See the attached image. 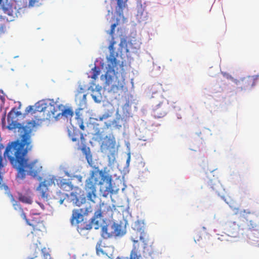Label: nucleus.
I'll return each instance as SVG.
<instances>
[{
    "label": "nucleus",
    "instance_id": "2f4dec72",
    "mask_svg": "<svg viewBox=\"0 0 259 259\" xmlns=\"http://www.w3.org/2000/svg\"><path fill=\"white\" fill-rule=\"evenodd\" d=\"M38 255H35L34 256L30 257L29 259H38Z\"/></svg>",
    "mask_w": 259,
    "mask_h": 259
},
{
    "label": "nucleus",
    "instance_id": "20e7f679",
    "mask_svg": "<svg viewBox=\"0 0 259 259\" xmlns=\"http://www.w3.org/2000/svg\"><path fill=\"white\" fill-rule=\"evenodd\" d=\"M162 84L156 83L150 88L152 93V115L155 118H161L166 114L169 109L168 100L161 94Z\"/></svg>",
    "mask_w": 259,
    "mask_h": 259
},
{
    "label": "nucleus",
    "instance_id": "7c9ffc66",
    "mask_svg": "<svg viewBox=\"0 0 259 259\" xmlns=\"http://www.w3.org/2000/svg\"><path fill=\"white\" fill-rule=\"evenodd\" d=\"M73 178H76L78 181V182H82V176H81L80 175H79V176H78V175L74 176Z\"/></svg>",
    "mask_w": 259,
    "mask_h": 259
},
{
    "label": "nucleus",
    "instance_id": "f257e3e1",
    "mask_svg": "<svg viewBox=\"0 0 259 259\" xmlns=\"http://www.w3.org/2000/svg\"><path fill=\"white\" fill-rule=\"evenodd\" d=\"M35 125L34 121L28 122L22 127L24 134L21 141L17 140L8 144L4 152L12 166L17 170V178L23 179L27 174L33 178L39 176L42 171V166L37 160L28 162L25 158L28 151L32 148L29 134Z\"/></svg>",
    "mask_w": 259,
    "mask_h": 259
},
{
    "label": "nucleus",
    "instance_id": "bb28decb",
    "mask_svg": "<svg viewBox=\"0 0 259 259\" xmlns=\"http://www.w3.org/2000/svg\"><path fill=\"white\" fill-rule=\"evenodd\" d=\"M111 116V113L107 112L103 114L102 116H99L98 118L99 120H103V119H107Z\"/></svg>",
    "mask_w": 259,
    "mask_h": 259
},
{
    "label": "nucleus",
    "instance_id": "39448f33",
    "mask_svg": "<svg viewBox=\"0 0 259 259\" xmlns=\"http://www.w3.org/2000/svg\"><path fill=\"white\" fill-rule=\"evenodd\" d=\"M9 196L14 209L18 211L20 213L21 217L25 220L27 224L32 227V234L36 236L37 238H39L46 231V228L39 214H34L32 216L31 219H27L20 203L15 200L12 194H10Z\"/></svg>",
    "mask_w": 259,
    "mask_h": 259
},
{
    "label": "nucleus",
    "instance_id": "cd10ccee",
    "mask_svg": "<svg viewBox=\"0 0 259 259\" xmlns=\"http://www.w3.org/2000/svg\"><path fill=\"white\" fill-rule=\"evenodd\" d=\"M101 243H97L96 248V252L97 254H99L100 253H101L102 254L104 253V250L101 248Z\"/></svg>",
    "mask_w": 259,
    "mask_h": 259
},
{
    "label": "nucleus",
    "instance_id": "412c9836",
    "mask_svg": "<svg viewBox=\"0 0 259 259\" xmlns=\"http://www.w3.org/2000/svg\"><path fill=\"white\" fill-rule=\"evenodd\" d=\"M33 247L35 249L34 255H37L38 252L41 250L42 253H43L44 257L45 259H47L48 257H49V259H52L51 257H50V254L48 252H45V250L46 249L45 247H44L42 249H41L40 247H39L38 246L37 243L34 244Z\"/></svg>",
    "mask_w": 259,
    "mask_h": 259
},
{
    "label": "nucleus",
    "instance_id": "9b49d317",
    "mask_svg": "<svg viewBox=\"0 0 259 259\" xmlns=\"http://www.w3.org/2000/svg\"><path fill=\"white\" fill-rule=\"evenodd\" d=\"M20 114L18 112H16L15 108H13L8 114L7 120L9 123L8 127L10 130L19 128H21L19 126L20 124L18 123L15 119H16L18 115Z\"/></svg>",
    "mask_w": 259,
    "mask_h": 259
},
{
    "label": "nucleus",
    "instance_id": "c85d7f7f",
    "mask_svg": "<svg viewBox=\"0 0 259 259\" xmlns=\"http://www.w3.org/2000/svg\"><path fill=\"white\" fill-rule=\"evenodd\" d=\"M3 20L0 19V34L4 33L6 31V27L3 23Z\"/></svg>",
    "mask_w": 259,
    "mask_h": 259
},
{
    "label": "nucleus",
    "instance_id": "ddd939ff",
    "mask_svg": "<svg viewBox=\"0 0 259 259\" xmlns=\"http://www.w3.org/2000/svg\"><path fill=\"white\" fill-rule=\"evenodd\" d=\"M86 96L85 90L82 87H79L75 95V100L80 108L85 106L87 103Z\"/></svg>",
    "mask_w": 259,
    "mask_h": 259
},
{
    "label": "nucleus",
    "instance_id": "423d86ee",
    "mask_svg": "<svg viewBox=\"0 0 259 259\" xmlns=\"http://www.w3.org/2000/svg\"><path fill=\"white\" fill-rule=\"evenodd\" d=\"M90 212H92L90 206L73 210L70 222L72 225L76 226L77 231L80 234H83L84 231L90 230L92 227H94L92 219L91 222H88L83 220V215L88 214Z\"/></svg>",
    "mask_w": 259,
    "mask_h": 259
},
{
    "label": "nucleus",
    "instance_id": "473e14b6",
    "mask_svg": "<svg viewBox=\"0 0 259 259\" xmlns=\"http://www.w3.org/2000/svg\"><path fill=\"white\" fill-rule=\"evenodd\" d=\"M63 201H64V199H60V200H59V202L60 204H62L63 203Z\"/></svg>",
    "mask_w": 259,
    "mask_h": 259
},
{
    "label": "nucleus",
    "instance_id": "4be33fe9",
    "mask_svg": "<svg viewBox=\"0 0 259 259\" xmlns=\"http://www.w3.org/2000/svg\"><path fill=\"white\" fill-rule=\"evenodd\" d=\"M259 76L255 75L251 77H248L244 79L245 83H248V85L253 87L255 85L256 81L258 79Z\"/></svg>",
    "mask_w": 259,
    "mask_h": 259
},
{
    "label": "nucleus",
    "instance_id": "2eb2a0df",
    "mask_svg": "<svg viewBox=\"0 0 259 259\" xmlns=\"http://www.w3.org/2000/svg\"><path fill=\"white\" fill-rule=\"evenodd\" d=\"M49 105H47L45 102L42 101H40L39 102H37L34 105V110L36 111V112H41L42 111H46L47 112V118L49 120H52V117L51 115V113L49 111Z\"/></svg>",
    "mask_w": 259,
    "mask_h": 259
},
{
    "label": "nucleus",
    "instance_id": "6e6552de",
    "mask_svg": "<svg viewBox=\"0 0 259 259\" xmlns=\"http://www.w3.org/2000/svg\"><path fill=\"white\" fill-rule=\"evenodd\" d=\"M125 234L121 226L115 223H110L102 227L101 234L104 238L107 239L112 237L121 236Z\"/></svg>",
    "mask_w": 259,
    "mask_h": 259
},
{
    "label": "nucleus",
    "instance_id": "aec40b11",
    "mask_svg": "<svg viewBox=\"0 0 259 259\" xmlns=\"http://www.w3.org/2000/svg\"><path fill=\"white\" fill-rule=\"evenodd\" d=\"M18 200L22 203L31 204L32 202V196L29 194L19 193L18 195Z\"/></svg>",
    "mask_w": 259,
    "mask_h": 259
},
{
    "label": "nucleus",
    "instance_id": "1a4fd4ad",
    "mask_svg": "<svg viewBox=\"0 0 259 259\" xmlns=\"http://www.w3.org/2000/svg\"><path fill=\"white\" fill-rule=\"evenodd\" d=\"M109 212H112V208L110 204L104 202L99 203L97 210L95 211L92 218V223L95 229L97 230L101 227V218L103 215H106Z\"/></svg>",
    "mask_w": 259,
    "mask_h": 259
},
{
    "label": "nucleus",
    "instance_id": "72a5a7b5",
    "mask_svg": "<svg viewBox=\"0 0 259 259\" xmlns=\"http://www.w3.org/2000/svg\"><path fill=\"white\" fill-rule=\"evenodd\" d=\"M4 148L3 145L0 144V149H3Z\"/></svg>",
    "mask_w": 259,
    "mask_h": 259
},
{
    "label": "nucleus",
    "instance_id": "f3484780",
    "mask_svg": "<svg viewBox=\"0 0 259 259\" xmlns=\"http://www.w3.org/2000/svg\"><path fill=\"white\" fill-rule=\"evenodd\" d=\"M116 145V140L113 136H106L103 142L102 146L107 149H114Z\"/></svg>",
    "mask_w": 259,
    "mask_h": 259
},
{
    "label": "nucleus",
    "instance_id": "4c0bfd02",
    "mask_svg": "<svg viewBox=\"0 0 259 259\" xmlns=\"http://www.w3.org/2000/svg\"><path fill=\"white\" fill-rule=\"evenodd\" d=\"M37 242H38L39 244H40V242L39 241L37 240Z\"/></svg>",
    "mask_w": 259,
    "mask_h": 259
},
{
    "label": "nucleus",
    "instance_id": "5701e85b",
    "mask_svg": "<svg viewBox=\"0 0 259 259\" xmlns=\"http://www.w3.org/2000/svg\"><path fill=\"white\" fill-rule=\"evenodd\" d=\"M202 237H205L204 230L203 231V232H197L194 235V239L195 242L200 241V239H202Z\"/></svg>",
    "mask_w": 259,
    "mask_h": 259
},
{
    "label": "nucleus",
    "instance_id": "a211bd4d",
    "mask_svg": "<svg viewBox=\"0 0 259 259\" xmlns=\"http://www.w3.org/2000/svg\"><path fill=\"white\" fill-rule=\"evenodd\" d=\"M0 7L4 13L9 16L12 15V7L8 3V0H0Z\"/></svg>",
    "mask_w": 259,
    "mask_h": 259
},
{
    "label": "nucleus",
    "instance_id": "0eeeda50",
    "mask_svg": "<svg viewBox=\"0 0 259 259\" xmlns=\"http://www.w3.org/2000/svg\"><path fill=\"white\" fill-rule=\"evenodd\" d=\"M63 107L62 105H59L54 101L49 104L48 109L51 113L52 120L54 119L57 120L59 118L60 116H63L66 118H71L73 116L74 112L71 109L66 108L62 110L61 108Z\"/></svg>",
    "mask_w": 259,
    "mask_h": 259
},
{
    "label": "nucleus",
    "instance_id": "f704fd0d",
    "mask_svg": "<svg viewBox=\"0 0 259 259\" xmlns=\"http://www.w3.org/2000/svg\"><path fill=\"white\" fill-rule=\"evenodd\" d=\"M93 99H94L95 101L96 100V97L95 96H93Z\"/></svg>",
    "mask_w": 259,
    "mask_h": 259
},
{
    "label": "nucleus",
    "instance_id": "c756f323",
    "mask_svg": "<svg viewBox=\"0 0 259 259\" xmlns=\"http://www.w3.org/2000/svg\"><path fill=\"white\" fill-rule=\"evenodd\" d=\"M39 0H29V7H33L36 4L38 3Z\"/></svg>",
    "mask_w": 259,
    "mask_h": 259
},
{
    "label": "nucleus",
    "instance_id": "f03ea898",
    "mask_svg": "<svg viewBox=\"0 0 259 259\" xmlns=\"http://www.w3.org/2000/svg\"><path fill=\"white\" fill-rule=\"evenodd\" d=\"M81 150L89 164L94 168V170L90 172V177L85 181L84 188L88 200L94 202V199L97 197V185L100 186V191L104 197H106L110 194L117 193L119 189H114L112 187L111 176L105 175L103 170H100L98 167L93 166L92 155L90 148L84 146Z\"/></svg>",
    "mask_w": 259,
    "mask_h": 259
},
{
    "label": "nucleus",
    "instance_id": "9d476101",
    "mask_svg": "<svg viewBox=\"0 0 259 259\" xmlns=\"http://www.w3.org/2000/svg\"><path fill=\"white\" fill-rule=\"evenodd\" d=\"M58 179L55 176H50L39 184L37 190L39 192L42 199L46 200L48 199L49 196L48 186L55 185Z\"/></svg>",
    "mask_w": 259,
    "mask_h": 259
},
{
    "label": "nucleus",
    "instance_id": "6ab92c4d",
    "mask_svg": "<svg viewBox=\"0 0 259 259\" xmlns=\"http://www.w3.org/2000/svg\"><path fill=\"white\" fill-rule=\"evenodd\" d=\"M117 1V5L118 7V10L117 11V13H118L119 16L121 17H123V9L127 7V0H116Z\"/></svg>",
    "mask_w": 259,
    "mask_h": 259
},
{
    "label": "nucleus",
    "instance_id": "e433bc0d",
    "mask_svg": "<svg viewBox=\"0 0 259 259\" xmlns=\"http://www.w3.org/2000/svg\"><path fill=\"white\" fill-rule=\"evenodd\" d=\"M5 188L6 189H8V188L7 186H5Z\"/></svg>",
    "mask_w": 259,
    "mask_h": 259
},
{
    "label": "nucleus",
    "instance_id": "f8f14e48",
    "mask_svg": "<svg viewBox=\"0 0 259 259\" xmlns=\"http://www.w3.org/2000/svg\"><path fill=\"white\" fill-rule=\"evenodd\" d=\"M224 230L229 236L234 237L239 231V226L235 222H229L226 224Z\"/></svg>",
    "mask_w": 259,
    "mask_h": 259
},
{
    "label": "nucleus",
    "instance_id": "7ed1b4c3",
    "mask_svg": "<svg viewBox=\"0 0 259 259\" xmlns=\"http://www.w3.org/2000/svg\"><path fill=\"white\" fill-rule=\"evenodd\" d=\"M119 19H116V22L111 26L110 31H108V34L112 36V40L109 46L108 49L110 52V55L107 59L108 70L105 74L106 79V84L108 85H111L110 92L113 93H118L122 91L124 85V79L122 77L120 78L115 74V69L118 70L117 66L119 65V62L117 61L116 57L118 54L115 52V49L114 45L116 42L114 40L113 35L115 31V28L119 24Z\"/></svg>",
    "mask_w": 259,
    "mask_h": 259
},
{
    "label": "nucleus",
    "instance_id": "a878e982",
    "mask_svg": "<svg viewBox=\"0 0 259 259\" xmlns=\"http://www.w3.org/2000/svg\"><path fill=\"white\" fill-rule=\"evenodd\" d=\"M78 124L79 125V127L80 128V129L82 131H84L85 130V126L83 125V122L82 119L80 118L79 117H77L76 118Z\"/></svg>",
    "mask_w": 259,
    "mask_h": 259
},
{
    "label": "nucleus",
    "instance_id": "b1692460",
    "mask_svg": "<svg viewBox=\"0 0 259 259\" xmlns=\"http://www.w3.org/2000/svg\"><path fill=\"white\" fill-rule=\"evenodd\" d=\"M92 75L91 78L94 79H96L100 74V69L98 67L95 66L92 69Z\"/></svg>",
    "mask_w": 259,
    "mask_h": 259
},
{
    "label": "nucleus",
    "instance_id": "dca6fc26",
    "mask_svg": "<svg viewBox=\"0 0 259 259\" xmlns=\"http://www.w3.org/2000/svg\"><path fill=\"white\" fill-rule=\"evenodd\" d=\"M57 184L62 190L67 192H69L73 189V185L71 182L64 179H58Z\"/></svg>",
    "mask_w": 259,
    "mask_h": 259
},
{
    "label": "nucleus",
    "instance_id": "393cba45",
    "mask_svg": "<svg viewBox=\"0 0 259 259\" xmlns=\"http://www.w3.org/2000/svg\"><path fill=\"white\" fill-rule=\"evenodd\" d=\"M35 108L34 106H28L25 109V113L28 114L29 113H34L36 112V111L34 110Z\"/></svg>",
    "mask_w": 259,
    "mask_h": 259
},
{
    "label": "nucleus",
    "instance_id": "c9c22d12",
    "mask_svg": "<svg viewBox=\"0 0 259 259\" xmlns=\"http://www.w3.org/2000/svg\"><path fill=\"white\" fill-rule=\"evenodd\" d=\"M41 178L40 177H38V180H41Z\"/></svg>",
    "mask_w": 259,
    "mask_h": 259
},
{
    "label": "nucleus",
    "instance_id": "4468645a",
    "mask_svg": "<svg viewBox=\"0 0 259 259\" xmlns=\"http://www.w3.org/2000/svg\"><path fill=\"white\" fill-rule=\"evenodd\" d=\"M68 135L73 142H76L80 139L82 143L84 142L85 139L83 134L80 133L77 129L74 127L68 130Z\"/></svg>",
    "mask_w": 259,
    "mask_h": 259
}]
</instances>
